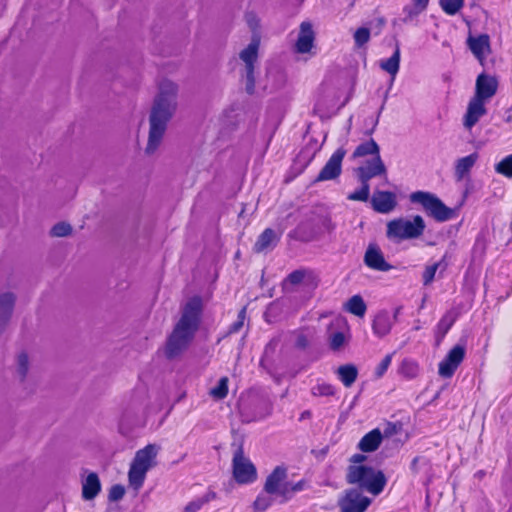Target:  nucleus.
<instances>
[{"mask_svg":"<svg viewBox=\"0 0 512 512\" xmlns=\"http://www.w3.org/2000/svg\"><path fill=\"white\" fill-rule=\"evenodd\" d=\"M176 94L177 86L173 82L163 80L159 84V93L154 100L149 117V136L145 149L148 154L154 153L162 142L167 125L176 109Z\"/></svg>","mask_w":512,"mask_h":512,"instance_id":"f257e3e1","label":"nucleus"},{"mask_svg":"<svg viewBox=\"0 0 512 512\" xmlns=\"http://www.w3.org/2000/svg\"><path fill=\"white\" fill-rule=\"evenodd\" d=\"M201 313L200 297H193L185 304L179 321L166 341L165 355L168 359H174L187 350L199 328Z\"/></svg>","mask_w":512,"mask_h":512,"instance_id":"f03ea898","label":"nucleus"},{"mask_svg":"<svg viewBox=\"0 0 512 512\" xmlns=\"http://www.w3.org/2000/svg\"><path fill=\"white\" fill-rule=\"evenodd\" d=\"M372 155L373 158L359 166L356 170V176L361 183V187L347 195L350 201L366 202L370 196L369 181L377 176L386 175L387 170L380 156V148L375 140L370 139L359 144L352 154V158H361Z\"/></svg>","mask_w":512,"mask_h":512,"instance_id":"7ed1b4c3","label":"nucleus"},{"mask_svg":"<svg viewBox=\"0 0 512 512\" xmlns=\"http://www.w3.org/2000/svg\"><path fill=\"white\" fill-rule=\"evenodd\" d=\"M346 481L357 485L373 495H379L385 488L387 479L381 470L366 465H349Z\"/></svg>","mask_w":512,"mask_h":512,"instance_id":"20e7f679","label":"nucleus"},{"mask_svg":"<svg viewBox=\"0 0 512 512\" xmlns=\"http://www.w3.org/2000/svg\"><path fill=\"white\" fill-rule=\"evenodd\" d=\"M159 446L147 444L139 449L130 463V488L135 492L143 486L147 472L157 465Z\"/></svg>","mask_w":512,"mask_h":512,"instance_id":"39448f33","label":"nucleus"},{"mask_svg":"<svg viewBox=\"0 0 512 512\" xmlns=\"http://www.w3.org/2000/svg\"><path fill=\"white\" fill-rule=\"evenodd\" d=\"M426 224L422 216L415 215L411 220L403 217L390 220L386 225V236L394 241L417 239L425 231Z\"/></svg>","mask_w":512,"mask_h":512,"instance_id":"423d86ee","label":"nucleus"},{"mask_svg":"<svg viewBox=\"0 0 512 512\" xmlns=\"http://www.w3.org/2000/svg\"><path fill=\"white\" fill-rule=\"evenodd\" d=\"M409 199L412 203L420 204L427 215L438 222H444L453 217V210L431 192L415 191L410 194Z\"/></svg>","mask_w":512,"mask_h":512,"instance_id":"0eeeda50","label":"nucleus"},{"mask_svg":"<svg viewBox=\"0 0 512 512\" xmlns=\"http://www.w3.org/2000/svg\"><path fill=\"white\" fill-rule=\"evenodd\" d=\"M232 474L240 485L251 484L257 479L256 467L249 458L244 456L242 447H239L233 454Z\"/></svg>","mask_w":512,"mask_h":512,"instance_id":"6e6552de","label":"nucleus"},{"mask_svg":"<svg viewBox=\"0 0 512 512\" xmlns=\"http://www.w3.org/2000/svg\"><path fill=\"white\" fill-rule=\"evenodd\" d=\"M466 356L465 344L454 345L438 364V374L444 379H450L454 376L456 370L464 361Z\"/></svg>","mask_w":512,"mask_h":512,"instance_id":"1a4fd4ad","label":"nucleus"},{"mask_svg":"<svg viewBox=\"0 0 512 512\" xmlns=\"http://www.w3.org/2000/svg\"><path fill=\"white\" fill-rule=\"evenodd\" d=\"M346 155V150L340 147L330 156L324 167L317 175L315 182L334 180L341 175L342 161Z\"/></svg>","mask_w":512,"mask_h":512,"instance_id":"9d476101","label":"nucleus"},{"mask_svg":"<svg viewBox=\"0 0 512 512\" xmlns=\"http://www.w3.org/2000/svg\"><path fill=\"white\" fill-rule=\"evenodd\" d=\"M466 44L478 62L484 65L487 56L492 52L490 36L486 33L478 36L469 35Z\"/></svg>","mask_w":512,"mask_h":512,"instance_id":"9b49d317","label":"nucleus"},{"mask_svg":"<svg viewBox=\"0 0 512 512\" xmlns=\"http://www.w3.org/2000/svg\"><path fill=\"white\" fill-rule=\"evenodd\" d=\"M497 89L498 80L495 76L480 73L476 79L475 95L473 97L486 101L496 94Z\"/></svg>","mask_w":512,"mask_h":512,"instance_id":"f8f14e48","label":"nucleus"},{"mask_svg":"<svg viewBox=\"0 0 512 512\" xmlns=\"http://www.w3.org/2000/svg\"><path fill=\"white\" fill-rule=\"evenodd\" d=\"M287 477V469L284 466H277L267 476L264 483V492L268 494L278 495L282 498V491L286 487L287 482H284Z\"/></svg>","mask_w":512,"mask_h":512,"instance_id":"ddd939ff","label":"nucleus"},{"mask_svg":"<svg viewBox=\"0 0 512 512\" xmlns=\"http://www.w3.org/2000/svg\"><path fill=\"white\" fill-rule=\"evenodd\" d=\"M371 205L374 211L388 214L397 206V197L394 192L377 190L371 198Z\"/></svg>","mask_w":512,"mask_h":512,"instance_id":"4468645a","label":"nucleus"},{"mask_svg":"<svg viewBox=\"0 0 512 512\" xmlns=\"http://www.w3.org/2000/svg\"><path fill=\"white\" fill-rule=\"evenodd\" d=\"M364 263L367 267L376 271L387 272L393 268V266L385 260L381 249L374 244L368 246L364 255Z\"/></svg>","mask_w":512,"mask_h":512,"instance_id":"2eb2a0df","label":"nucleus"},{"mask_svg":"<svg viewBox=\"0 0 512 512\" xmlns=\"http://www.w3.org/2000/svg\"><path fill=\"white\" fill-rule=\"evenodd\" d=\"M486 113L487 109L485 107V101L472 97L468 103L467 110L463 118L464 127L471 130Z\"/></svg>","mask_w":512,"mask_h":512,"instance_id":"dca6fc26","label":"nucleus"},{"mask_svg":"<svg viewBox=\"0 0 512 512\" xmlns=\"http://www.w3.org/2000/svg\"><path fill=\"white\" fill-rule=\"evenodd\" d=\"M371 500L359 492L351 490L340 503L341 512H365Z\"/></svg>","mask_w":512,"mask_h":512,"instance_id":"f3484780","label":"nucleus"},{"mask_svg":"<svg viewBox=\"0 0 512 512\" xmlns=\"http://www.w3.org/2000/svg\"><path fill=\"white\" fill-rule=\"evenodd\" d=\"M315 40V33L310 22H302L300 24V31L298 39L295 43V50L297 53H308L313 47Z\"/></svg>","mask_w":512,"mask_h":512,"instance_id":"a211bd4d","label":"nucleus"},{"mask_svg":"<svg viewBox=\"0 0 512 512\" xmlns=\"http://www.w3.org/2000/svg\"><path fill=\"white\" fill-rule=\"evenodd\" d=\"M259 38L254 37L252 42L240 53V58L246 64V76L253 83L254 63L257 60Z\"/></svg>","mask_w":512,"mask_h":512,"instance_id":"6ab92c4d","label":"nucleus"},{"mask_svg":"<svg viewBox=\"0 0 512 512\" xmlns=\"http://www.w3.org/2000/svg\"><path fill=\"white\" fill-rule=\"evenodd\" d=\"M281 235H277L272 228H266L257 238L253 251L255 253H262L264 251L273 249L280 240Z\"/></svg>","mask_w":512,"mask_h":512,"instance_id":"aec40b11","label":"nucleus"},{"mask_svg":"<svg viewBox=\"0 0 512 512\" xmlns=\"http://www.w3.org/2000/svg\"><path fill=\"white\" fill-rule=\"evenodd\" d=\"M16 297L11 292L0 295V332L10 320L15 306Z\"/></svg>","mask_w":512,"mask_h":512,"instance_id":"412c9836","label":"nucleus"},{"mask_svg":"<svg viewBox=\"0 0 512 512\" xmlns=\"http://www.w3.org/2000/svg\"><path fill=\"white\" fill-rule=\"evenodd\" d=\"M101 491V482L95 472H90L82 480V498L86 501L93 500Z\"/></svg>","mask_w":512,"mask_h":512,"instance_id":"4be33fe9","label":"nucleus"},{"mask_svg":"<svg viewBox=\"0 0 512 512\" xmlns=\"http://www.w3.org/2000/svg\"><path fill=\"white\" fill-rule=\"evenodd\" d=\"M383 440V434L379 428H375L366 433L358 443V449L364 453L376 451Z\"/></svg>","mask_w":512,"mask_h":512,"instance_id":"5701e85b","label":"nucleus"},{"mask_svg":"<svg viewBox=\"0 0 512 512\" xmlns=\"http://www.w3.org/2000/svg\"><path fill=\"white\" fill-rule=\"evenodd\" d=\"M392 329V321L389 314L386 311L379 312L372 322L373 333L382 338L390 333Z\"/></svg>","mask_w":512,"mask_h":512,"instance_id":"b1692460","label":"nucleus"},{"mask_svg":"<svg viewBox=\"0 0 512 512\" xmlns=\"http://www.w3.org/2000/svg\"><path fill=\"white\" fill-rule=\"evenodd\" d=\"M457 320V313L453 310L447 311L438 321L435 328V335L438 341L444 339L449 330Z\"/></svg>","mask_w":512,"mask_h":512,"instance_id":"393cba45","label":"nucleus"},{"mask_svg":"<svg viewBox=\"0 0 512 512\" xmlns=\"http://www.w3.org/2000/svg\"><path fill=\"white\" fill-rule=\"evenodd\" d=\"M429 1L430 0H412V3L410 5L404 6L403 21L407 23L418 17L422 12H424L427 9Z\"/></svg>","mask_w":512,"mask_h":512,"instance_id":"a878e982","label":"nucleus"},{"mask_svg":"<svg viewBox=\"0 0 512 512\" xmlns=\"http://www.w3.org/2000/svg\"><path fill=\"white\" fill-rule=\"evenodd\" d=\"M336 374L345 387H351L358 377V369L354 364H344L338 367Z\"/></svg>","mask_w":512,"mask_h":512,"instance_id":"bb28decb","label":"nucleus"},{"mask_svg":"<svg viewBox=\"0 0 512 512\" xmlns=\"http://www.w3.org/2000/svg\"><path fill=\"white\" fill-rule=\"evenodd\" d=\"M477 159L478 154L472 153L457 160L455 165V175L458 180H462L470 172Z\"/></svg>","mask_w":512,"mask_h":512,"instance_id":"cd10ccee","label":"nucleus"},{"mask_svg":"<svg viewBox=\"0 0 512 512\" xmlns=\"http://www.w3.org/2000/svg\"><path fill=\"white\" fill-rule=\"evenodd\" d=\"M398 371L403 378L412 380L419 375L420 365L414 359L405 358L402 360Z\"/></svg>","mask_w":512,"mask_h":512,"instance_id":"c85d7f7f","label":"nucleus"},{"mask_svg":"<svg viewBox=\"0 0 512 512\" xmlns=\"http://www.w3.org/2000/svg\"><path fill=\"white\" fill-rule=\"evenodd\" d=\"M439 267H441L443 271L447 269V267H448L447 254H444L443 257L440 259V261L425 267V269L422 273L423 285L426 286L433 282V280L435 278V274Z\"/></svg>","mask_w":512,"mask_h":512,"instance_id":"c756f323","label":"nucleus"},{"mask_svg":"<svg viewBox=\"0 0 512 512\" xmlns=\"http://www.w3.org/2000/svg\"><path fill=\"white\" fill-rule=\"evenodd\" d=\"M346 310L355 316L363 317L367 306L360 295H354L347 301Z\"/></svg>","mask_w":512,"mask_h":512,"instance_id":"7c9ffc66","label":"nucleus"},{"mask_svg":"<svg viewBox=\"0 0 512 512\" xmlns=\"http://www.w3.org/2000/svg\"><path fill=\"white\" fill-rule=\"evenodd\" d=\"M310 392L313 397H333L336 395L337 389L330 383L318 380Z\"/></svg>","mask_w":512,"mask_h":512,"instance_id":"2f4dec72","label":"nucleus"},{"mask_svg":"<svg viewBox=\"0 0 512 512\" xmlns=\"http://www.w3.org/2000/svg\"><path fill=\"white\" fill-rule=\"evenodd\" d=\"M400 66V51L397 48L391 57L382 60L380 67L392 76H395L399 71Z\"/></svg>","mask_w":512,"mask_h":512,"instance_id":"473e14b6","label":"nucleus"},{"mask_svg":"<svg viewBox=\"0 0 512 512\" xmlns=\"http://www.w3.org/2000/svg\"><path fill=\"white\" fill-rule=\"evenodd\" d=\"M274 494H268L264 490L259 493L253 502V508L256 512H265L274 502Z\"/></svg>","mask_w":512,"mask_h":512,"instance_id":"72a5a7b5","label":"nucleus"},{"mask_svg":"<svg viewBox=\"0 0 512 512\" xmlns=\"http://www.w3.org/2000/svg\"><path fill=\"white\" fill-rule=\"evenodd\" d=\"M465 0H439L441 9L450 16L457 14L464 6Z\"/></svg>","mask_w":512,"mask_h":512,"instance_id":"f704fd0d","label":"nucleus"},{"mask_svg":"<svg viewBox=\"0 0 512 512\" xmlns=\"http://www.w3.org/2000/svg\"><path fill=\"white\" fill-rule=\"evenodd\" d=\"M228 382V377H221L218 381V384L211 389L210 395L218 400L226 398L229 392Z\"/></svg>","mask_w":512,"mask_h":512,"instance_id":"c9c22d12","label":"nucleus"},{"mask_svg":"<svg viewBox=\"0 0 512 512\" xmlns=\"http://www.w3.org/2000/svg\"><path fill=\"white\" fill-rule=\"evenodd\" d=\"M305 486H306L305 480H300V481L296 482L295 484L287 483L286 487H284V489L282 491V502H286L289 499H291L292 496L296 492H300V491L304 490Z\"/></svg>","mask_w":512,"mask_h":512,"instance_id":"e433bc0d","label":"nucleus"},{"mask_svg":"<svg viewBox=\"0 0 512 512\" xmlns=\"http://www.w3.org/2000/svg\"><path fill=\"white\" fill-rule=\"evenodd\" d=\"M495 171L507 178H512V154L507 155L497 163Z\"/></svg>","mask_w":512,"mask_h":512,"instance_id":"4c0bfd02","label":"nucleus"},{"mask_svg":"<svg viewBox=\"0 0 512 512\" xmlns=\"http://www.w3.org/2000/svg\"><path fill=\"white\" fill-rule=\"evenodd\" d=\"M72 227L66 222H59L55 224L51 229V235L54 237H65L70 235Z\"/></svg>","mask_w":512,"mask_h":512,"instance_id":"58836bf2","label":"nucleus"},{"mask_svg":"<svg viewBox=\"0 0 512 512\" xmlns=\"http://www.w3.org/2000/svg\"><path fill=\"white\" fill-rule=\"evenodd\" d=\"M370 39V30L366 27L358 28L354 33V41L357 47H362Z\"/></svg>","mask_w":512,"mask_h":512,"instance_id":"ea45409f","label":"nucleus"},{"mask_svg":"<svg viewBox=\"0 0 512 512\" xmlns=\"http://www.w3.org/2000/svg\"><path fill=\"white\" fill-rule=\"evenodd\" d=\"M392 356H393L392 354H387L381 360V362L377 365V367L375 368V371H374V376L376 378H382L384 376V374L387 372V370L392 362Z\"/></svg>","mask_w":512,"mask_h":512,"instance_id":"a19ab883","label":"nucleus"},{"mask_svg":"<svg viewBox=\"0 0 512 512\" xmlns=\"http://www.w3.org/2000/svg\"><path fill=\"white\" fill-rule=\"evenodd\" d=\"M245 319H246V307L244 306L239 311L237 320L230 325L229 330H228L229 334H234V333L239 332L244 325Z\"/></svg>","mask_w":512,"mask_h":512,"instance_id":"79ce46f5","label":"nucleus"},{"mask_svg":"<svg viewBox=\"0 0 512 512\" xmlns=\"http://www.w3.org/2000/svg\"><path fill=\"white\" fill-rule=\"evenodd\" d=\"M346 338L343 332L337 331L330 337V348L333 351H338L345 343Z\"/></svg>","mask_w":512,"mask_h":512,"instance_id":"37998d69","label":"nucleus"},{"mask_svg":"<svg viewBox=\"0 0 512 512\" xmlns=\"http://www.w3.org/2000/svg\"><path fill=\"white\" fill-rule=\"evenodd\" d=\"M420 464L422 466H430V460L423 456H416L413 458L410 464V470L413 474H418L420 472Z\"/></svg>","mask_w":512,"mask_h":512,"instance_id":"c03bdc74","label":"nucleus"},{"mask_svg":"<svg viewBox=\"0 0 512 512\" xmlns=\"http://www.w3.org/2000/svg\"><path fill=\"white\" fill-rule=\"evenodd\" d=\"M125 492L126 490L124 486L118 484L113 485L109 490L108 499L110 501H118L124 497Z\"/></svg>","mask_w":512,"mask_h":512,"instance_id":"a18cd8bd","label":"nucleus"},{"mask_svg":"<svg viewBox=\"0 0 512 512\" xmlns=\"http://www.w3.org/2000/svg\"><path fill=\"white\" fill-rule=\"evenodd\" d=\"M28 371V357L26 354L22 353L18 356L17 360V372L19 376L23 379Z\"/></svg>","mask_w":512,"mask_h":512,"instance_id":"49530a36","label":"nucleus"},{"mask_svg":"<svg viewBox=\"0 0 512 512\" xmlns=\"http://www.w3.org/2000/svg\"><path fill=\"white\" fill-rule=\"evenodd\" d=\"M306 276V271L303 269H298L292 271L286 278V281H288L292 285H298L300 284Z\"/></svg>","mask_w":512,"mask_h":512,"instance_id":"de8ad7c7","label":"nucleus"},{"mask_svg":"<svg viewBox=\"0 0 512 512\" xmlns=\"http://www.w3.org/2000/svg\"><path fill=\"white\" fill-rule=\"evenodd\" d=\"M401 429H402L401 422H388L384 429V435L385 436L395 435V434L399 433L401 431Z\"/></svg>","mask_w":512,"mask_h":512,"instance_id":"09e8293b","label":"nucleus"},{"mask_svg":"<svg viewBox=\"0 0 512 512\" xmlns=\"http://www.w3.org/2000/svg\"><path fill=\"white\" fill-rule=\"evenodd\" d=\"M309 346V339L302 331L296 332L295 347L298 349H306Z\"/></svg>","mask_w":512,"mask_h":512,"instance_id":"8fccbe9b","label":"nucleus"},{"mask_svg":"<svg viewBox=\"0 0 512 512\" xmlns=\"http://www.w3.org/2000/svg\"><path fill=\"white\" fill-rule=\"evenodd\" d=\"M203 507V504L197 498L190 501L184 508L183 512H198Z\"/></svg>","mask_w":512,"mask_h":512,"instance_id":"3c124183","label":"nucleus"},{"mask_svg":"<svg viewBox=\"0 0 512 512\" xmlns=\"http://www.w3.org/2000/svg\"><path fill=\"white\" fill-rule=\"evenodd\" d=\"M217 498L216 492L209 490L204 496L201 498H198L200 502L203 504V506L207 503H209L212 500H215Z\"/></svg>","mask_w":512,"mask_h":512,"instance_id":"603ef678","label":"nucleus"},{"mask_svg":"<svg viewBox=\"0 0 512 512\" xmlns=\"http://www.w3.org/2000/svg\"><path fill=\"white\" fill-rule=\"evenodd\" d=\"M246 20L252 30H255L258 27V20L253 13H247Z\"/></svg>","mask_w":512,"mask_h":512,"instance_id":"864d4df0","label":"nucleus"},{"mask_svg":"<svg viewBox=\"0 0 512 512\" xmlns=\"http://www.w3.org/2000/svg\"><path fill=\"white\" fill-rule=\"evenodd\" d=\"M366 459L367 457L365 455L357 453L351 456L350 462L353 463L352 465H362L361 463H363Z\"/></svg>","mask_w":512,"mask_h":512,"instance_id":"5fc2aeb1","label":"nucleus"},{"mask_svg":"<svg viewBox=\"0 0 512 512\" xmlns=\"http://www.w3.org/2000/svg\"><path fill=\"white\" fill-rule=\"evenodd\" d=\"M118 431L122 434V435H126L127 432H128V427L126 426L125 424V419L122 418L120 421H119V424H118Z\"/></svg>","mask_w":512,"mask_h":512,"instance_id":"6e6d98bb","label":"nucleus"},{"mask_svg":"<svg viewBox=\"0 0 512 512\" xmlns=\"http://www.w3.org/2000/svg\"><path fill=\"white\" fill-rule=\"evenodd\" d=\"M312 418V412L310 410H304L303 412H301L300 416H299V421L302 422L306 419H311Z\"/></svg>","mask_w":512,"mask_h":512,"instance_id":"4d7b16f0","label":"nucleus"},{"mask_svg":"<svg viewBox=\"0 0 512 512\" xmlns=\"http://www.w3.org/2000/svg\"><path fill=\"white\" fill-rule=\"evenodd\" d=\"M247 81H248V83H247V91H248V93L251 94L254 91V85H252V82L248 78H247ZM253 84H255L254 80H253Z\"/></svg>","mask_w":512,"mask_h":512,"instance_id":"13d9d810","label":"nucleus"},{"mask_svg":"<svg viewBox=\"0 0 512 512\" xmlns=\"http://www.w3.org/2000/svg\"><path fill=\"white\" fill-rule=\"evenodd\" d=\"M401 310H402L401 306L395 308L394 313H393V318H394L395 321L398 320V317H399V315L401 313Z\"/></svg>","mask_w":512,"mask_h":512,"instance_id":"bf43d9fd","label":"nucleus"}]
</instances>
